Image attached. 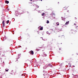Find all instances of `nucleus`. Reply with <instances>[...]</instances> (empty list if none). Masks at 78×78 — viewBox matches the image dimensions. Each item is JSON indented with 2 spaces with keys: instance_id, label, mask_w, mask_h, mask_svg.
Instances as JSON below:
<instances>
[{
  "instance_id": "25",
  "label": "nucleus",
  "mask_w": 78,
  "mask_h": 78,
  "mask_svg": "<svg viewBox=\"0 0 78 78\" xmlns=\"http://www.w3.org/2000/svg\"><path fill=\"white\" fill-rule=\"evenodd\" d=\"M45 61H46V60H45Z\"/></svg>"
},
{
  "instance_id": "17",
  "label": "nucleus",
  "mask_w": 78,
  "mask_h": 78,
  "mask_svg": "<svg viewBox=\"0 0 78 78\" xmlns=\"http://www.w3.org/2000/svg\"><path fill=\"white\" fill-rule=\"evenodd\" d=\"M74 25H76V24H75V23L74 24Z\"/></svg>"
},
{
  "instance_id": "19",
  "label": "nucleus",
  "mask_w": 78,
  "mask_h": 78,
  "mask_svg": "<svg viewBox=\"0 0 78 78\" xmlns=\"http://www.w3.org/2000/svg\"><path fill=\"white\" fill-rule=\"evenodd\" d=\"M36 9H34V11H35V10H36Z\"/></svg>"
},
{
  "instance_id": "14",
  "label": "nucleus",
  "mask_w": 78,
  "mask_h": 78,
  "mask_svg": "<svg viewBox=\"0 0 78 78\" xmlns=\"http://www.w3.org/2000/svg\"><path fill=\"white\" fill-rule=\"evenodd\" d=\"M5 71H6V72H8V70L5 69Z\"/></svg>"
},
{
  "instance_id": "10",
  "label": "nucleus",
  "mask_w": 78,
  "mask_h": 78,
  "mask_svg": "<svg viewBox=\"0 0 78 78\" xmlns=\"http://www.w3.org/2000/svg\"><path fill=\"white\" fill-rule=\"evenodd\" d=\"M68 8V7H63V8H65V9H67V8Z\"/></svg>"
},
{
  "instance_id": "27",
  "label": "nucleus",
  "mask_w": 78,
  "mask_h": 78,
  "mask_svg": "<svg viewBox=\"0 0 78 78\" xmlns=\"http://www.w3.org/2000/svg\"><path fill=\"white\" fill-rule=\"evenodd\" d=\"M41 1H42V0H41Z\"/></svg>"
},
{
  "instance_id": "12",
  "label": "nucleus",
  "mask_w": 78,
  "mask_h": 78,
  "mask_svg": "<svg viewBox=\"0 0 78 78\" xmlns=\"http://www.w3.org/2000/svg\"><path fill=\"white\" fill-rule=\"evenodd\" d=\"M47 23H49V21H48V20H47Z\"/></svg>"
},
{
  "instance_id": "7",
  "label": "nucleus",
  "mask_w": 78,
  "mask_h": 78,
  "mask_svg": "<svg viewBox=\"0 0 78 78\" xmlns=\"http://www.w3.org/2000/svg\"><path fill=\"white\" fill-rule=\"evenodd\" d=\"M43 30V27H41L40 28V30Z\"/></svg>"
},
{
  "instance_id": "21",
  "label": "nucleus",
  "mask_w": 78,
  "mask_h": 78,
  "mask_svg": "<svg viewBox=\"0 0 78 78\" xmlns=\"http://www.w3.org/2000/svg\"><path fill=\"white\" fill-rule=\"evenodd\" d=\"M30 1H33V0H30Z\"/></svg>"
},
{
  "instance_id": "26",
  "label": "nucleus",
  "mask_w": 78,
  "mask_h": 78,
  "mask_svg": "<svg viewBox=\"0 0 78 78\" xmlns=\"http://www.w3.org/2000/svg\"><path fill=\"white\" fill-rule=\"evenodd\" d=\"M24 75V76H25V75Z\"/></svg>"
},
{
  "instance_id": "22",
  "label": "nucleus",
  "mask_w": 78,
  "mask_h": 78,
  "mask_svg": "<svg viewBox=\"0 0 78 78\" xmlns=\"http://www.w3.org/2000/svg\"><path fill=\"white\" fill-rule=\"evenodd\" d=\"M59 50H61V48H59Z\"/></svg>"
},
{
  "instance_id": "23",
  "label": "nucleus",
  "mask_w": 78,
  "mask_h": 78,
  "mask_svg": "<svg viewBox=\"0 0 78 78\" xmlns=\"http://www.w3.org/2000/svg\"><path fill=\"white\" fill-rule=\"evenodd\" d=\"M43 61H44V59H43Z\"/></svg>"
},
{
  "instance_id": "2",
  "label": "nucleus",
  "mask_w": 78,
  "mask_h": 78,
  "mask_svg": "<svg viewBox=\"0 0 78 78\" xmlns=\"http://www.w3.org/2000/svg\"><path fill=\"white\" fill-rule=\"evenodd\" d=\"M47 75V72L45 71V73L44 74V76H45V75Z\"/></svg>"
},
{
  "instance_id": "5",
  "label": "nucleus",
  "mask_w": 78,
  "mask_h": 78,
  "mask_svg": "<svg viewBox=\"0 0 78 78\" xmlns=\"http://www.w3.org/2000/svg\"><path fill=\"white\" fill-rule=\"evenodd\" d=\"M48 66H50V67H53V66H52V65H51V64H49L48 65Z\"/></svg>"
},
{
  "instance_id": "6",
  "label": "nucleus",
  "mask_w": 78,
  "mask_h": 78,
  "mask_svg": "<svg viewBox=\"0 0 78 78\" xmlns=\"http://www.w3.org/2000/svg\"><path fill=\"white\" fill-rule=\"evenodd\" d=\"M5 3H7V4H8V3H9V1H6L5 2Z\"/></svg>"
},
{
  "instance_id": "15",
  "label": "nucleus",
  "mask_w": 78,
  "mask_h": 78,
  "mask_svg": "<svg viewBox=\"0 0 78 78\" xmlns=\"http://www.w3.org/2000/svg\"><path fill=\"white\" fill-rule=\"evenodd\" d=\"M37 7L38 8H39V6H38V5H37Z\"/></svg>"
},
{
  "instance_id": "3",
  "label": "nucleus",
  "mask_w": 78,
  "mask_h": 78,
  "mask_svg": "<svg viewBox=\"0 0 78 78\" xmlns=\"http://www.w3.org/2000/svg\"><path fill=\"white\" fill-rule=\"evenodd\" d=\"M2 24H3V27L4 26H5V21L4 20L3 21Z\"/></svg>"
},
{
  "instance_id": "20",
  "label": "nucleus",
  "mask_w": 78,
  "mask_h": 78,
  "mask_svg": "<svg viewBox=\"0 0 78 78\" xmlns=\"http://www.w3.org/2000/svg\"><path fill=\"white\" fill-rule=\"evenodd\" d=\"M69 10H67V12H69Z\"/></svg>"
},
{
  "instance_id": "8",
  "label": "nucleus",
  "mask_w": 78,
  "mask_h": 78,
  "mask_svg": "<svg viewBox=\"0 0 78 78\" xmlns=\"http://www.w3.org/2000/svg\"><path fill=\"white\" fill-rule=\"evenodd\" d=\"M44 15H45V13H42V14H41V16H44Z\"/></svg>"
},
{
  "instance_id": "18",
  "label": "nucleus",
  "mask_w": 78,
  "mask_h": 78,
  "mask_svg": "<svg viewBox=\"0 0 78 78\" xmlns=\"http://www.w3.org/2000/svg\"><path fill=\"white\" fill-rule=\"evenodd\" d=\"M47 33L48 34V33H48V32H47Z\"/></svg>"
},
{
  "instance_id": "4",
  "label": "nucleus",
  "mask_w": 78,
  "mask_h": 78,
  "mask_svg": "<svg viewBox=\"0 0 78 78\" xmlns=\"http://www.w3.org/2000/svg\"><path fill=\"white\" fill-rule=\"evenodd\" d=\"M69 21H68V22H66V24H65V25H68V24H69Z\"/></svg>"
},
{
  "instance_id": "11",
  "label": "nucleus",
  "mask_w": 78,
  "mask_h": 78,
  "mask_svg": "<svg viewBox=\"0 0 78 78\" xmlns=\"http://www.w3.org/2000/svg\"><path fill=\"white\" fill-rule=\"evenodd\" d=\"M46 67H45V66H44V67H43V69H46Z\"/></svg>"
},
{
  "instance_id": "16",
  "label": "nucleus",
  "mask_w": 78,
  "mask_h": 78,
  "mask_svg": "<svg viewBox=\"0 0 78 78\" xmlns=\"http://www.w3.org/2000/svg\"><path fill=\"white\" fill-rule=\"evenodd\" d=\"M73 67H75V66H73Z\"/></svg>"
},
{
  "instance_id": "1",
  "label": "nucleus",
  "mask_w": 78,
  "mask_h": 78,
  "mask_svg": "<svg viewBox=\"0 0 78 78\" xmlns=\"http://www.w3.org/2000/svg\"><path fill=\"white\" fill-rule=\"evenodd\" d=\"M30 53L31 55H33L34 54V52L33 51H30Z\"/></svg>"
},
{
  "instance_id": "24",
  "label": "nucleus",
  "mask_w": 78,
  "mask_h": 78,
  "mask_svg": "<svg viewBox=\"0 0 78 78\" xmlns=\"http://www.w3.org/2000/svg\"><path fill=\"white\" fill-rule=\"evenodd\" d=\"M22 76H23V74H22Z\"/></svg>"
},
{
  "instance_id": "9",
  "label": "nucleus",
  "mask_w": 78,
  "mask_h": 78,
  "mask_svg": "<svg viewBox=\"0 0 78 78\" xmlns=\"http://www.w3.org/2000/svg\"><path fill=\"white\" fill-rule=\"evenodd\" d=\"M6 23H7V24H8V23H9V20H8L7 21H6Z\"/></svg>"
},
{
  "instance_id": "13",
  "label": "nucleus",
  "mask_w": 78,
  "mask_h": 78,
  "mask_svg": "<svg viewBox=\"0 0 78 78\" xmlns=\"http://www.w3.org/2000/svg\"><path fill=\"white\" fill-rule=\"evenodd\" d=\"M56 24L57 25H59V23H56Z\"/></svg>"
}]
</instances>
